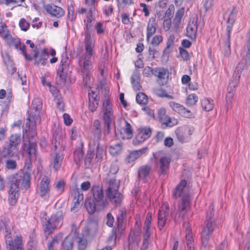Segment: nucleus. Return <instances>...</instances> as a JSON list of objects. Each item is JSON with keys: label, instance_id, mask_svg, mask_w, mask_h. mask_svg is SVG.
<instances>
[{"label": "nucleus", "instance_id": "16", "mask_svg": "<svg viewBox=\"0 0 250 250\" xmlns=\"http://www.w3.org/2000/svg\"><path fill=\"white\" fill-rule=\"evenodd\" d=\"M153 75L157 77V81L160 84L164 85L167 82L168 72L163 67H157L154 68Z\"/></svg>", "mask_w": 250, "mask_h": 250}, {"label": "nucleus", "instance_id": "12", "mask_svg": "<svg viewBox=\"0 0 250 250\" xmlns=\"http://www.w3.org/2000/svg\"><path fill=\"white\" fill-rule=\"evenodd\" d=\"M169 217V207L167 205H163L160 208L158 213V228L160 230L167 225Z\"/></svg>", "mask_w": 250, "mask_h": 250}, {"label": "nucleus", "instance_id": "33", "mask_svg": "<svg viewBox=\"0 0 250 250\" xmlns=\"http://www.w3.org/2000/svg\"><path fill=\"white\" fill-rule=\"evenodd\" d=\"M63 159L62 154L60 153L56 152L53 156L52 164L53 168L55 170H57L61 167Z\"/></svg>", "mask_w": 250, "mask_h": 250}, {"label": "nucleus", "instance_id": "55", "mask_svg": "<svg viewBox=\"0 0 250 250\" xmlns=\"http://www.w3.org/2000/svg\"><path fill=\"white\" fill-rule=\"evenodd\" d=\"M87 240L83 238L80 237L78 241V248L79 250H85L87 247Z\"/></svg>", "mask_w": 250, "mask_h": 250}, {"label": "nucleus", "instance_id": "20", "mask_svg": "<svg viewBox=\"0 0 250 250\" xmlns=\"http://www.w3.org/2000/svg\"><path fill=\"white\" fill-rule=\"evenodd\" d=\"M34 58L35 59V64L38 65L41 63L42 65H45L49 57L46 49H43L40 53L37 50H34Z\"/></svg>", "mask_w": 250, "mask_h": 250}, {"label": "nucleus", "instance_id": "17", "mask_svg": "<svg viewBox=\"0 0 250 250\" xmlns=\"http://www.w3.org/2000/svg\"><path fill=\"white\" fill-rule=\"evenodd\" d=\"M73 197V202L74 205L71 208V211H77L80 207V203L83 200V195L82 191L78 188H75L72 193Z\"/></svg>", "mask_w": 250, "mask_h": 250}, {"label": "nucleus", "instance_id": "53", "mask_svg": "<svg viewBox=\"0 0 250 250\" xmlns=\"http://www.w3.org/2000/svg\"><path fill=\"white\" fill-rule=\"evenodd\" d=\"M14 46L15 48L21 51V53L25 49V45L24 44H22L19 39L16 38L15 41L12 43V46Z\"/></svg>", "mask_w": 250, "mask_h": 250}, {"label": "nucleus", "instance_id": "48", "mask_svg": "<svg viewBox=\"0 0 250 250\" xmlns=\"http://www.w3.org/2000/svg\"><path fill=\"white\" fill-rule=\"evenodd\" d=\"M198 100V96L195 94H191L187 98L186 103L189 106H192L196 103Z\"/></svg>", "mask_w": 250, "mask_h": 250}, {"label": "nucleus", "instance_id": "58", "mask_svg": "<svg viewBox=\"0 0 250 250\" xmlns=\"http://www.w3.org/2000/svg\"><path fill=\"white\" fill-rule=\"evenodd\" d=\"M169 104L174 111L180 114L182 108L183 107V105L172 101L169 102Z\"/></svg>", "mask_w": 250, "mask_h": 250}, {"label": "nucleus", "instance_id": "4", "mask_svg": "<svg viewBox=\"0 0 250 250\" xmlns=\"http://www.w3.org/2000/svg\"><path fill=\"white\" fill-rule=\"evenodd\" d=\"M85 52L80 57L79 62H82V68L83 71H91L93 68V62L94 55V42L90 34L87 33L84 41Z\"/></svg>", "mask_w": 250, "mask_h": 250}, {"label": "nucleus", "instance_id": "37", "mask_svg": "<svg viewBox=\"0 0 250 250\" xmlns=\"http://www.w3.org/2000/svg\"><path fill=\"white\" fill-rule=\"evenodd\" d=\"M85 206L88 213L90 214H93L97 209V205L96 202L92 200L89 199L85 201Z\"/></svg>", "mask_w": 250, "mask_h": 250}, {"label": "nucleus", "instance_id": "34", "mask_svg": "<svg viewBox=\"0 0 250 250\" xmlns=\"http://www.w3.org/2000/svg\"><path fill=\"white\" fill-rule=\"evenodd\" d=\"M16 149L15 147L10 146L8 144L5 145L1 152L2 156L4 158H10L14 154V151Z\"/></svg>", "mask_w": 250, "mask_h": 250}, {"label": "nucleus", "instance_id": "13", "mask_svg": "<svg viewBox=\"0 0 250 250\" xmlns=\"http://www.w3.org/2000/svg\"><path fill=\"white\" fill-rule=\"evenodd\" d=\"M50 179L44 176L42 179L39 186L37 193L44 200H48L50 197Z\"/></svg>", "mask_w": 250, "mask_h": 250}, {"label": "nucleus", "instance_id": "32", "mask_svg": "<svg viewBox=\"0 0 250 250\" xmlns=\"http://www.w3.org/2000/svg\"><path fill=\"white\" fill-rule=\"evenodd\" d=\"M126 211L125 208L119 210L118 215L117 217V228L118 230H123L124 229V220L126 217Z\"/></svg>", "mask_w": 250, "mask_h": 250}, {"label": "nucleus", "instance_id": "10", "mask_svg": "<svg viewBox=\"0 0 250 250\" xmlns=\"http://www.w3.org/2000/svg\"><path fill=\"white\" fill-rule=\"evenodd\" d=\"M104 99L103 102V120L104 123H111L113 119V110L110 102L109 91H106Z\"/></svg>", "mask_w": 250, "mask_h": 250}, {"label": "nucleus", "instance_id": "52", "mask_svg": "<svg viewBox=\"0 0 250 250\" xmlns=\"http://www.w3.org/2000/svg\"><path fill=\"white\" fill-rule=\"evenodd\" d=\"M83 156V152L80 148L76 149L74 152V158L76 162H81Z\"/></svg>", "mask_w": 250, "mask_h": 250}, {"label": "nucleus", "instance_id": "51", "mask_svg": "<svg viewBox=\"0 0 250 250\" xmlns=\"http://www.w3.org/2000/svg\"><path fill=\"white\" fill-rule=\"evenodd\" d=\"M146 139H147V138H146L141 132H139L133 139V144L134 145H138L142 143Z\"/></svg>", "mask_w": 250, "mask_h": 250}, {"label": "nucleus", "instance_id": "9", "mask_svg": "<svg viewBox=\"0 0 250 250\" xmlns=\"http://www.w3.org/2000/svg\"><path fill=\"white\" fill-rule=\"evenodd\" d=\"M93 195V201L96 202L97 205V209H103L108 205V203L104 197V192L102 187L99 186H93L91 189Z\"/></svg>", "mask_w": 250, "mask_h": 250}, {"label": "nucleus", "instance_id": "44", "mask_svg": "<svg viewBox=\"0 0 250 250\" xmlns=\"http://www.w3.org/2000/svg\"><path fill=\"white\" fill-rule=\"evenodd\" d=\"M136 100L140 104H146L148 102L147 95L143 92H139L136 95Z\"/></svg>", "mask_w": 250, "mask_h": 250}, {"label": "nucleus", "instance_id": "24", "mask_svg": "<svg viewBox=\"0 0 250 250\" xmlns=\"http://www.w3.org/2000/svg\"><path fill=\"white\" fill-rule=\"evenodd\" d=\"M157 24L155 18L151 17L148 21L146 27V40L149 42L150 38L153 35L156 31Z\"/></svg>", "mask_w": 250, "mask_h": 250}, {"label": "nucleus", "instance_id": "63", "mask_svg": "<svg viewBox=\"0 0 250 250\" xmlns=\"http://www.w3.org/2000/svg\"><path fill=\"white\" fill-rule=\"evenodd\" d=\"M179 52L181 57L184 61H187L189 60V56L188 51L182 47H180Z\"/></svg>", "mask_w": 250, "mask_h": 250}, {"label": "nucleus", "instance_id": "6", "mask_svg": "<svg viewBox=\"0 0 250 250\" xmlns=\"http://www.w3.org/2000/svg\"><path fill=\"white\" fill-rule=\"evenodd\" d=\"M63 213L60 210L53 214L48 219L42 221V226L46 237L50 235L56 229L60 228L63 222Z\"/></svg>", "mask_w": 250, "mask_h": 250}, {"label": "nucleus", "instance_id": "50", "mask_svg": "<svg viewBox=\"0 0 250 250\" xmlns=\"http://www.w3.org/2000/svg\"><path fill=\"white\" fill-rule=\"evenodd\" d=\"M90 71H83L82 68V72L83 73V84L84 86H88L90 83Z\"/></svg>", "mask_w": 250, "mask_h": 250}, {"label": "nucleus", "instance_id": "30", "mask_svg": "<svg viewBox=\"0 0 250 250\" xmlns=\"http://www.w3.org/2000/svg\"><path fill=\"white\" fill-rule=\"evenodd\" d=\"M131 82L135 90H139L141 86L140 85V74L138 70L135 69L131 77Z\"/></svg>", "mask_w": 250, "mask_h": 250}, {"label": "nucleus", "instance_id": "62", "mask_svg": "<svg viewBox=\"0 0 250 250\" xmlns=\"http://www.w3.org/2000/svg\"><path fill=\"white\" fill-rule=\"evenodd\" d=\"M19 26L22 30L25 31L29 29L30 24L24 18H22L20 21Z\"/></svg>", "mask_w": 250, "mask_h": 250}, {"label": "nucleus", "instance_id": "46", "mask_svg": "<svg viewBox=\"0 0 250 250\" xmlns=\"http://www.w3.org/2000/svg\"><path fill=\"white\" fill-rule=\"evenodd\" d=\"M125 126L124 128V132L127 136L126 138L128 139H131L133 136V129L132 126L126 121H125Z\"/></svg>", "mask_w": 250, "mask_h": 250}, {"label": "nucleus", "instance_id": "56", "mask_svg": "<svg viewBox=\"0 0 250 250\" xmlns=\"http://www.w3.org/2000/svg\"><path fill=\"white\" fill-rule=\"evenodd\" d=\"M122 145L118 143L109 147L110 152L113 154H116L122 150Z\"/></svg>", "mask_w": 250, "mask_h": 250}, {"label": "nucleus", "instance_id": "26", "mask_svg": "<svg viewBox=\"0 0 250 250\" xmlns=\"http://www.w3.org/2000/svg\"><path fill=\"white\" fill-rule=\"evenodd\" d=\"M98 224L96 220H90L85 227L86 234L90 237L95 236L98 230Z\"/></svg>", "mask_w": 250, "mask_h": 250}, {"label": "nucleus", "instance_id": "18", "mask_svg": "<svg viewBox=\"0 0 250 250\" xmlns=\"http://www.w3.org/2000/svg\"><path fill=\"white\" fill-rule=\"evenodd\" d=\"M170 161V159L166 156H162L159 159L156 163V165L159 168V172L160 174H167L169 169Z\"/></svg>", "mask_w": 250, "mask_h": 250}, {"label": "nucleus", "instance_id": "31", "mask_svg": "<svg viewBox=\"0 0 250 250\" xmlns=\"http://www.w3.org/2000/svg\"><path fill=\"white\" fill-rule=\"evenodd\" d=\"M147 147H143L138 150L132 151L128 156L127 160L129 163L134 161L139 158L142 154H145L147 151Z\"/></svg>", "mask_w": 250, "mask_h": 250}, {"label": "nucleus", "instance_id": "27", "mask_svg": "<svg viewBox=\"0 0 250 250\" xmlns=\"http://www.w3.org/2000/svg\"><path fill=\"white\" fill-rule=\"evenodd\" d=\"M152 171L151 166L149 165H143L139 167L138 171V177L140 180H145L148 177Z\"/></svg>", "mask_w": 250, "mask_h": 250}, {"label": "nucleus", "instance_id": "47", "mask_svg": "<svg viewBox=\"0 0 250 250\" xmlns=\"http://www.w3.org/2000/svg\"><path fill=\"white\" fill-rule=\"evenodd\" d=\"M244 247V250H250V233L248 232L243 243L239 246V249Z\"/></svg>", "mask_w": 250, "mask_h": 250}, {"label": "nucleus", "instance_id": "22", "mask_svg": "<svg viewBox=\"0 0 250 250\" xmlns=\"http://www.w3.org/2000/svg\"><path fill=\"white\" fill-rule=\"evenodd\" d=\"M45 9L48 13L57 18H61L64 15V10L55 5H47Z\"/></svg>", "mask_w": 250, "mask_h": 250}, {"label": "nucleus", "instance_id": "8", "mask_svg": "<svg viewBox=\"0 0 250 250\" xmlns=\"http://www.w3.org/2000/svg\"><path fill=\"white\" fill-rule=\"evenodd\" d=\"M5 226V238L7 250H23L22 238L21 236H16L14 241L12 240L10 228L4 223Z\"/></svg>", "mask_w": 250, "mask_h": 250}, {"label": "nucleus", "instance_id": "5", "mask_svg": "<svg viewBox=\"0 0 250 250\" xmlns=\"http://www.w3.org/2000/svg\"><path fill=\"white\" fill-rule=\"evenodd\" d=\"M213 205L211 204L209 210L207 213L206 219L201 232L202 244L205 248L208 246L209 238L216 228V223L213 218Z\"/></svg>", "mask_w": 250, "mask_h": 250}, {"label": "nucleus", "instance_id": "29", "mask_svg": "<svg viewBox=\"0 0 250 250\" xmlns=\"http://www.w3.org/2000/svg\"><path fill=\"white\" fill-rule=\"evenodd\" d=\"M68 59L67 57L62 59L57 72V76L59 77L63 83L65 82L66 81L67 74L64 70V69L66 68L67 67V61Z\"/></svg>", "mask_w": 250, "mask_h": 250}, {"label": "nucleus", "instance_id": "54", "mask_svg": "<svg viewBox=\"0 0 250 250\" xmlns=\"http://www.w3.org/2000/svg\"><path fill=\"white\" fill-rule=\"evenodd\" d=\"M54 101H55L57 108L60 111L64 110V103L63 102L62 98L60 96H58L54 98Z\"/></svg>", "mask_w": 250, "mask_h": 250}, {"label": "nucleus", "instance_id": "2", "mask_svg": "<svg viewBox=\"0 0 250 250\" xmlns=\"http://www.w3.org/2000/svg\"><path fill=\"white\" fill-rule=\"evenodd\" d=\"M42 107V103L39 100H34L32 105V109L28 112L23 133L29 138H34L37 134L36 125L41 121L38 110Z\"/></svg>", "mask_w": 250, "mask_h": 250}, {"label": "nucleus", "instance_id": "7", "mask_svg": "<svg viewBox=\"0 0 250 250\" xmlns=\"http://www.w3.org/2000/svg\"><path fill=\"white\" fill-rule=\"evenodd\" d=\"M109 184L105 191L106 197L115 207L120 206L123 200L122 194L119 192V181L108 179Z\"/></svg>", "mask_w": 250, "mask_h": 250}, {"label": "nucleus", "instance_id": "57", "mask_svg": "<svg viewBox=\"0 0 250 250\" xmlns=\"http://www.w3.org/2000/svg\"><path fill=\"white\" fill-rule=\"evenodd\" d=\"M74 7L73 3H71L68 6V18L71 21H74L76 17L74 15Z\"/></svg>", "mask_w": 250, "mask_h": 250}, {"label": "nucleus", "instance_id": "60", "mask_svg": "<svg viewBox=\"0 0 250 250\" xmlns=\"http://www.w3.org/2000/svg\"><path fill=\"white\" fill-rule=\"evenodd\" d=\"M163 37L161 35H156L152 38L151 44L154 46H157L162 42Z\"/></svg>", "mask_w": 250, "mask_h": 250}, {"label": "nucleus", "instance_id": "14", "mask_svg": "<svg viewBox=\"0 0 250 250\" xmlns=\"http://www.w3.org/2000/svg\"><path fill=\"white\" fill-rule=\"evenodd\" d=\"M240 78V75L233 73L228 88V92L226 95L227 104H229V102L231 103V99L233 97L235 88L239 83Z\"/></svg>", "mask_w": 250, "mask_h": 250}, {"label": "nucleus", "instance_id": "43", "mask_svg": "<svg viewBox=\"0 0 250 250\" xmlns=\"http://www.w3.org/2000/svg\"><path fill=\"white\" fill-rule=\"evenodd\" d=\"M152 221V213L148 212L146 216L145 221V226L144 227V232L147 233H151L150 225Z\"/></svg>", "mask_w": 250, "mask_h": 250}, {"label": "nucleus", "instance_id": "19", "mask_svg": "<svg viewBox=\"0 0 250 250\" xmlns=\"http://www.w3.org/2000/svg\"><path fill=\"white\" fill-rule=\"evenodd\" d=\"M93 140L94 144L100 142L102 137L101 125L99 120H95L93 121L92 128Z\"/></svg>", "mask_w": 250, "mask_h": 250}, {"label": "nucleus", "instance_id": "25", "mask_svg": "<svg viewBox=\"0 0 250 250\" xmlns=\"http://www.w3.org/2000/svg\"><path fill=\"white\" fill-rule=\"evenodd\" d=\"M89 97V109L91 112L96 111L99 106L100 96L99 94H95L92 91L91 93H88Z\"/></svg>", "mask_w": 250, "mask_h": 250}, {"label": "nucleus", "instance_id": "61", "mask_svg": "<svg viewBox=\"0 0 250 250\" xmlns=\"http://www.w3.org/2000/svg\"><path fill=\"white\" fill-rule=\"evenodd\" d=\"M95 156V151L88 150L85 158L86 164H90Z\"/></svg>", "mask_w": 250, "mask_h": 250}, {"label": "nucleus", "instance_id": "41", "mask_svg": "<svg viewBox=\"0 0 250 250\" xmlns=\"http://www.w3.org/2000/svg\"><path fill=\"white\" fill-rule=\"evenodd\" d=\"M62 245L64 250H72L73 245L72 238L70 236L66 237Z\"/></svg>", "mask_w": 250, "mask_h": 250}, {"label": "nucleus", "instance_id": "23", "mask_svg": "<svg viewBox=\"0 0 250 250\" xmlns=\"http://www.w3.org/2000/svg\"><path fill=\"white\" fill-rule=\"evenodd\" d=\"M36 143L29 141L28 144H24L22 146L23 153H26L30 159L33 157H36Z\"/></svg>", "mask_w": 250, "mask_h": 250}, {"label": "nucleus", "instance_id": "11", "mask_svg": "<svg viewBox=\"0 0 250 250\" xmlns=\"http://www.w3.org/2000/svg\"><path fill=\"white\" fill-rule=\"evenodd\" d=\"M236 13L234 12V9L229 14L228 19L227 20V25L226 28L227 34V41L225 45L226 48L225 50V55H229L230 54V38L231 31L233 25V23L235 20Z\"/></svg>", "mask_w": 250, "mask_h": 250}, {"label": "nucleus", "instance_id": "35", "mask_svg": "<svg viewBox=\"0 0 250 250\" xmlns=\"http://www.w3.org/2000/svg\"><path fill=\"white\" fill-rule=\"evenodd\" d=\"M202 109L206 111L212 110L214 107L213 101L210 98H204L201 101Z\"/></svg>", "mask_w": 250, "mask_h": 250}, {"label": "nucleus", "instance_id": "40", "mask_svg": "<svg viewBox=\"0 0 250 250\" xmlns=\"http://www.w3.org/2000/svg\"><path fill=\"white\" fill-rule=\"evenodd\" d=\"M62 238V235L59 234L55 236L52 240L51 242L48 244V250H55V247L58 245L59 241Z\"/></svg>", "mask_w": 250, "mask_h": 250}, {"label": "nucleus", "instance_id": "1", "mask_svg": "<svg viewBox=\"0 0 250 250\" xmlns=\"http://www.w3.org/2000/svg\"><path fill=\"white\" fill-rule=\"evenodd\" d=\"M8 179V201L11 205L14 206L18 199L20 187L25 189L29 188L31 176L28 172L21 170L9 176Z\"/></svg>", "mask_w": 250, "mask_h": 250}, {"label": "nucleus", "instance_id": "49", "mask_svg": "<svg viewBox=\"0 0 250 250\" xmlns=\"http://www.w3.org/2000/svg\"><path fill=\"white\" fill-rule=\"evenodd\" d=\"M176 135L178 140L182 143L188 142L189 140V137L185 136L180 130L176 131Z\"/></svg>", "mask_w": 250, "mask_h": 250}, {"label": "nucleus", "instance_id": "59", "mask_svg": "<svg viewBox=\"0 0 250 250\" xmlns=\"http://www.w3.org/2000/svg\"><path fill=\"white\" fill-rule=\"evenodd\" d=\"M95 8L94 6H91L88 10L86 16V22L88 23H91L93 20V15L95 14Z\"/></svg>", "mask_w": 250, "mask_h": 250}, {"label": "nucleus", "instance_id": "64", "mask_svg": "<svg viewBox=\"0 0 250 250\" xmlns=\"http://www.w3.org/2000/svg\"><path fill=\"white\" fill-rule=\"evenodd\" d=\"M5 166L6 168L8 169H15L17 167L16 161L11 159L6 161Z\"/></svg>", "mask_w": 250, "mask_h": 250}, {"label": "nucleus", "instance_id": "28", "mask_svg": "<svg viewBox=\"0 0 250 250\" xmlns=\"http://www.w3.org/2000/svg\"><path fill=\"white\" fill-rule=\"evenodd\" d=\"M96 146L95 151V161L97 162H101L106 155L105 148L100 145V142L96 143L94 144Z\"/></svg>", "mask_w": 250, "mask_h": 250}, {"label": "nucleus", "instance_id": "21", "mask_svg": "<svg viewBox=\"0 0 250 250\" xmlns=\"http://www.w3.org/2000/svg\"><path fill=\"white\" fill-rule=\"evenodd\" d=\"M198 25L197 21H190L187 27L186 36L192 40H195L196 38Z\"/></svg>", "mask_w": 250, "mask_h": 250}, {"label": "nucleus", "instance_id": "45", "mask_svg": "<svg viewBox=\"0 0 250 250\" xmlns=\"http://www.w3.org/2000/svg\"><path fill=\"white\" fill-rule=\"evenodd\" d=\"M119 168L115 164H112L111 165L110 169L107 176L106 178V181L109 184V181L108 179H116L114 175L118 171Z\"/></svg>", "mask_w": 250, "mask_h": 250}, {"label": "nucleus", "instance_id": "3", "mask_svg": "<svg viewBox=\"0 0 250 250\" xmlns=\"http://www.w3.org/2000/svg\"><path fill=\"white\" fill-rule=\"evenodd\" d=\"M173 197L177 199L181 198V202L178 205L179 217L182 220L185 218L186 209L189 205V188L185 180H182L176 187L173 193Z\"/></svg>", "mask_w": 250, "mask_h": 250}, {"label": "nucleus", "instance_id": "39", "mask_svg": "<svg viewBox=\"0 0 250 250\" xmlns=\"http://www.w3.org/2000/svg\"><path fill=\"white\" fill-rule=\"evenodd\" d=\"M151 233L143 232V242L140 250H147L150 242Z\"/></svg>", "mask_w": 250, "mask_h": 250}, {"label": "nucleus", "instance_id": "38", "mask_svg": "<svg viewBox=\"0 0 250 250\" xmlns=\"http://www.w3.org/2000/svg\"><path fill=\"white\" fill-rule=\"evenodd\" d=\"M184 14V8H181L177 11L173 23L175 27L178 28L181 23V19Z\"/></svg>", "mask_w": 250, "mask_h": 250}, {"label": "nucleus", "instance_id": "42", "mask_svg": "<svg viewBox=\"0 0 250 250\" xmlns=\"http://www.w3.org/2000/svg\"><path fill=\"white\" fill-rule=\"evenodd\" d=\"M1 37L5 42L6 44L10 47L12 46V43L16 39L12 36L10 31H6L4 34L1 35Z\"/></svg>", "mask_w": 250, "mask_h": 250}, {"label": "nucleus", "instance_id": "36", "mask_svg": "<svg viewBox=\"0 0 250 250\" xmlns=\"http://www.w3.org/2000/svg\"><path fill=\"white\" fill-rule=\"evenodd\" d=\"M9 145L15 148L20 144L21 141V135L18 134H12L9 138Z\"/></svg>", "mask_w": 250, "mask_h": 250}, {"label": "nucleus", "instance_id": "15", "mask_svg": "<svg viewBox=\"0 0 250 250\" xmlns=\"http://www.w3.org/2000/svg\"><path fill=\"white\" fill-rule=\"evenodd\" d=\"M158 117L160 121L167 126H172L176 125L177 120L172 119L166 115V111L165 108H160L158 110Z\"/></svg>", "mask_w": 250, "mask_h": 250}]
</instances>
